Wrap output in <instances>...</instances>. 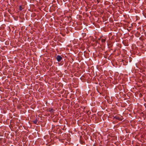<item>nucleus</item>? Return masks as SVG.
Returning a JSON list of instances; mask_svg holds the SVG:
<instances>
[{
	"label": "nucleus",
	"mask_w": 146,
	"mask_h": 146,
	"mask_svg": "<svg viewBox=\"0 0 146 146\" xmlns=\"http://www.w3.org/2000/svg\"><path fill=\"white\" fill-rule=\"evenodd\" d=\"M56 59L58 62H59L62 59V57L60 55H58L56 57Z\"/></svg>",
	"instance_id": "obj_1"
},
{
	"label": "nucleus",
	"mask_w": 146,
	"mask_h": 146,
	"mask_svg": "<svg viewBox=\"0 0 146 146\" xmlns=\"http://www.w3.org/2000/svg\"><path fill=\"white\" fill-rule=\"evenodd\" d=\"M48 111H50L51 113H52L53 112L54 110L52 108H49L48 110Z\"/></svg>",
	"instance_id": "obj_2"
},
{
	"label": "nucleus",
	"mask_w": 146,
	"mask_h": 146,
	"mask_svg": "<svg viewBox=\"0 0 146 146\" xmlns=\"http://www.w3.org/2000/svg\"><path fill=\"white\" fill-rule=\"evenodd\" d=\"M101 41L102 43H104L106 41V39L104 38H102Z\"/></svg>",
	"instance_id": "obj_3"
},
{
	"label": "nucleus",
	"mask_w": 146,
	"mask_h": 146,
	"mask_svg": "<svg viewBox=\"0 0 146 146\" xmlns=\"http://www.w3.org/2000/svg\"><path fill=\"white\" fill-rule=\"evenodd\" d=\"M33 122L34 123L36 124L37 123V121H36V120L34 121Z\"/></svg>",
	"instance_id": "obj_4"
},
{
	"label": "nucleus",
	"mask_w": 146,
	"mask_h": 146,
	"mask_svg": "<svg viewBox=\"0 0 146 146\" xmlns=\"http://www.w3.org/2000/svg\"><path fill=\"white\" fill-rule=\"evenodd\" d=\"M22 7L21 6H20V7H19V9L20 10H22Z\"/></svg>",
	"instance_id": "obj_5"
}]
</instances>
